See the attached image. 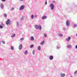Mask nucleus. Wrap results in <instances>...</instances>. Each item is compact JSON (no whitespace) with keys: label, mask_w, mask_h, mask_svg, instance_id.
I'll return each instance as SVG.
<instances>
[{"label":"nucleus","mask_w":77,"mask_h":77,"mask_svg":"<svg viewBox=\"0 0 77 77\" xmlns=\"http://www.w3.org/2000/svg\"><path fill=\"white\" fill-rule=\"evenodd\" d=\"M1 35H0V36Z\"/></svg>","instance_id":"nucleus-41"},{"label":"nucleus","mask_w":77,"mask_h":77,"mask_svg":"<svg viewBox=\"0 0 77 77\" xmlns=\"http://www.w3.org/2000/svg\"><path fill=\"white\" fill-rule=\"evenodd\" d=\"M11 23V21H10V19H8L6 22V24L7 25H9Z\"/></svg>","instance_id":"nucleus-2"},{"label":"nucleus","mask_w":77,"mask_h":77,"mask_svg":"<svg viewBox=\"0 0 77 77\" xmlns=\"http://www.w3.org/2000/svg\"><path fill=\"white\" fill-rule=\"evenodd\" d=\"M75 48L77 49V45L75 46Z\"/></svg>","instance_id":"nucleus-36"},{"label":"nucleus","mask_w":77,"mask_h":77,"mask_svg":"<svg viewBox=\"0 0 77 77\" xmlns=\"http://www.w3.org/2000/svg\"><path fill=\"white\" fill-rule=\"evenodd\" d=\"M4 17H7V15H6V14H4Z\"/></svg>","instance_id":"nucleus-29"},{"label":"nucleus","mask_w":77,"mask_h":77,"mask_svg":"<svg viewBox=\"0 0 77 77\" xmlns=\"http://www.w3.org/2000/svg\"><path fill=\"white\" fill-rule=\"evenodd\" d=\"M14 8H12V9H11V11H14Z\"/></svg>","instance_id":"nucleus-21"},{"label":"nucleus","mask_w":77,"mask_h":77,"mask_svg":"<svg viewBox=\"0 0 77 77\" xmlns=\"http://www.w3.org/2000/svg\"><path fill=\"white\" fill-rule=\"evenodd\" d=\"M35 53V50H33V54H34Z\"/></svg>","instance_id":"nucleus-31"},{"label":"nucleus","mask_w":77,"mask_h":77,"mask_svg":"<svg viewBox=\"0 0 77 77\" xmlns=\"http://www.w3.org/2000/svg\"><path fill=\"white\" fill-rule=\"evenodd\" d=\"M31 18L32 19H33V18H34V15H31Z\"/></svg>","instance_id":"nucleus-14"},{"label":"nucleus","mask_w":77,"mask_h":77,"mask_svg":"<svg viewBox=\"0 0 77 77\" xmlns=\"http://www.w3.org/2000/svg\"><path fill=\"white\" fill-rule=\"evenodd\" d=\"M44 42L43 41L41 43V45H42V44H44Z\"/></svg>","instance_id":"nucleus-22"},{"label":"nucleus","mask_w":77,"mask_h":77,"mask_svg":"<svg viewBox=\"0 0 77 77\" xmlns=\"http://www.w3.org/2000/svg\"><path fill=\"white\" fill-rule=\"evenodd\" d=\"M67 47L68 48H70L71 47V45H69L67 46Z\"/></svg>","instance_id":"nucleus-24"},{"label":"nucleus","mask_w":77,"mask_h":77,"mask_svg":"<svg viewBox=\"0 0 77 77\" xmlns=\"http://www.w3.org/2000/svg\"><path fill=\"white\" fill-rule=\"evenodd\" d=\"M37 15H35L34 17H37Z\"/></svg>","instance_id":"nucleus-35"},{"label":"nucleus","mask_w":77,"mask_h":77,"mask_svg":"<svg viewBox=\"0 0 77 77\" xmlns=\"http://www.w3.org/2000/svg\"><path fill=\"white\" fill-rule=\"evenodd\" d=\"M47 4V1H45V5H46Z\"/></svg>","instance_id":"nucleus-33"},{"label":"nucleus","mask_w":77,"mask_h":77,"mask_svg":"<svg viewBox=\"0 0 77 77\" xmlns=\"http://www.w3.org/2000/svg\"><path fill=\"white\" fill-rule=\"evenodd\" d=\"M49 59L50 60H53V56H50L49 57Z\"/></svg>","instance_id":"nucleus-11"},{"label":"nucleus","mask_w":77,"mask_h":77,"mask_svg":"<svg viewBox=\"0 0 77 77\" xmlns=\"http://www.w3.org/2000/svg\"><path fill=\"white\" fill-rule=\"evenodd\" d=\"M44 36L45 37V38H46L47 37V34L45 33L44 34Z\"/></svg>","instance_id":"nucleus-17"},{"label":"nucleus","mask_w":77,"mask_h":77,"mask_svg":"<svg viewBox=\"0 0 77 77\" xmlns=\"http://www.w3.org/2000/svg\"><path fill=\"white\" fill-rule=\"evenodd\" d=\"M25 6L24 5L21 6L20 8V10H23L24 9Z\"/></svg>","instance_id":"nucleus-5"},{"label":"nucleus","mask_w":77,"mask_h":77,"mask_svg":"<svg viewBox=\"0 0 77 77\" xmlns=\"http://www.w3.org/2000/svg\"><path fill=\"white\" fill-rule=\"evenodd\" d=\"M46 0V1H47V0Z\"/></svg>","instance_id":"nucleus-39"},{"label":"nucleus","mask_w":77,"mask_h":77,"mask_svg":"<svg viewBox=\"0 0 77 77\" xmlns=\"http://www.w3.org/2000/svg\"><path fill=\"white\" fill-rule=\"evenodd\" d=\"M30 39L31 41H34V38H33V37L32 36L30 38Z\"/></svg>","instance_id":"nucleus-12"},{"label":"nucleus","mask_w":77,"mask_h":77,"mask_svg":"<svg viewBox=\"0 0 77 77\" xmlns=\"http://www.w3.org/2000/svg\"><path fill=\"white\" fill-rule=\"evenodd\" d=\"M70 40H71V37H67V38L66 39V40L67 41H70Z\"/></svg>","instance_id":"nucleus-8"},{"label":"nucleus","mask_w":77,"mask_h":77,"mask_svg":"<svg viewBox=\"0 0 77 77\" xmlns=\"http://www.w3.org/2000/svg\"><path fill=\"white\" fill-rule=\"evenodd\" d=\"M59 35L60 36H63V35L62 34H59Z\"/></svg>","instance_id":"nucleus-15"},{"label":"nucleus","mask_w":77,"mask_h":77,"mask_svg":"<svg viewBox=\"0 0 77 77\" xmlns=\"http://www.w3.org/2000/svg\"><path fill=\"white\" fill-rule=\"evenodd\" d=\"M23 47V45L22 44H20L19 47V50H21L22 49V48Z\"/></svg>","instance_id":"nucleus-7"},{"label":"nucleus","mask_w":77,"mask_h":77,"mask_svg":"<svg viewBox=\"0 0 77 77\" xmlns=\"http://www.w3.org/2000/svg\"><path fill=\"white\" fill-rule=\"evenodd\" d=\"M35 27L36 29H42V28L41 27V26L40 25H39L38 26V25H36L35 26Z\"/></svg>","instance_id":"nucleus-1"},{"label":"nucleus","mask_w":77,"mask_h":77,"mask_svg":"<svg viewBox=\"0 0 77 77\" xmlns=\"http://www.w3.org/2000/svg\"><path fill=\"white\" fill-rule=\"evenodd\" d=\"M0 7L1 8H4V5L3 4H1L0 5Z\"/></svg>","instance_id":"nucleus-10"},{"label":"nucleus","mask_w":77,"mask_h":77,"mask_svg":"<svg viewBox=\"0 0 77 77\" xmlns=\"http://www.w3.org/2000/svg\"><path fill=\"white\" fill-rule=\"evenodd\" d=\"M15 34H13L12 35H11L12 38H13L14 37H15Z\"/></svg>","instance_id":"nucleus-13"},{"label":"nucleus","mask_w":77,"mask_h":77,"mask_svg":"<svg viewBox=\"0 0 77 77\" xmlns=\"http://www.w3.org/2000/svg\"><path fill=\"white\" fill-rule=\"evenodd\" d=\"M33 46H34V45H31L30 47V48H32V47H33Z\"/></svg>","instance_id":"nucleus-23"},{"label":"nucleus","mask_w":77,"mask_h":77,"mask_svg":"<svg viewBox=\"0 0 77 77\" xmlns=\"http://www.w3.org/2000/svg\"><path fill=\"white\" fill-rule=\"evenodd\" d=\"M17 25H18V24H19V23L18 22H17Z\"/></svg>","instance_id":"nucleus-34"},{"label":"nucleus","mask_w":77,"mask_h":77,"mask_svg":"<svg viewBox=\"0 0 77 77\" xmlns=\"http://www.w3.org/2000/svg\"><path fill=\"white\" fill-rule=\"evenodd\" d=\"M77 24H74V27H77Z\"/></svg>","instance_id":"nucleus-28"},{"label":"nucleus","mask_w":77,"mask_h":77,"mask_svg":"<svg viewBox=\"0 0 77 77\" xmlns=\"http://www.w3.org/2000/svg\"><path fill=\"white\" fill-rule=\"evenodd\" d=\"M23 0H20V1H21V2H23Z\"/></svg>","instance_id":"nucleus-38"},{"label":"nucleus","mask_w":77,"mask_h":77,"mask_svg":"<svg viewBox=\"0 0 77 77\" xmlns=\"http://www.w3.org/2000/svg\"><path fill=\"white\" fill-rule=\"evenodd\" d=\"M0 43H1V42H0Z\"/></svg>","instance_id":"nucleus-40"},{"label":"nucleus","mask_w":77,"mask_h":77,"mask_svg":"<svg viewBox=\"0 0 77 77\" xmlns=\"http://www.w3.org/2000/svg\"><path fill=\"white\" fill-rule=\"evenodd\" d=\"M3 28V26H2V25H0V29H2Z\"/></svg>","instance_id":"nucleus-25"},{"label":"nucleus","mask_w":77,"mask_h":77,"mask_svg":"<svg viewBox=\"0 0 77 77\" xmlns=\"http://www.w3.org/2000/svg\"><path fill=\"white\" fill-rule=\"evenodd\" d=\"M11 50H14V47L13 46H11Z\"/></svg>","instance_id":"nucleus-26"},{"label":"nucleus","mask_w":77,"mask_h":77,"mask_svg":"<svg viewBox=\"0 0 77 77\" xmlns=\"http://www.w3.org/2000/svg\"><path fill=\"white\" fill-rule=\"evenodd\" d=\"M50 7L51 8V10H53L54 8V5L53 4H50Z\"/></svg>","instance_id":"nucleus-4"},{"label":"nucleus","mask_w":77,"mask_h":77,"mask_svg":"<svg viewBox=\"0 0 77 77\" xmlns=\"http://www.w3.org/2000/svg\"><path fill=\"white\" fill-rule=\"evenodd\" d=\"M20 39L21 41H23L24 40V38H21Z\"/></svg>","instance_id":"nucleus-20"},{"label":"nucleus","mask_w":77,"mask_h":77,"mask_svg":"<svg viewBox=\"0 0 77 77\" xmlns=\"http://www.w3.org/2000/svg\"><path fill=\"white\" fill-rule=\"evenodd\" d=\"M2 1V2H5V1H6V0H1Z\"/></svg>","instance_id":"nucleus-32"},{"label":"nucleus","mask_w":77,"mask_h":77,"mask_svg":"<svg viewBox=\"0 0 77 77\" xmlns=\"http://www.w3.org/2000/svg\"><path fill=\"white\" fill-rule=\"evenodd\" d=\"M53 3H55V1H53Z\"/></svg>","instance_id":"nucleus-37"},{"label":"nucleus","mask_w":77,"mask_h":77,"mask_svg":"<svg viewBox=\"0 0 77 77\" xmlns=\"http://www.w3.org/2000/svg\"><path fill=\"white\" fill-rule=\"evenodd\" d=\"M38 50H41V46H38Z\"/></svg>","instance_id":"nucleus-16"},{"label":"nucleus","mask_w":77,"mask_h":77,"mask_svg":"<svg viewBox=\"0 0 77 77\" xmlns=\"http://www.w3.org/2000/svg\"><path fill=\"white\" fill-rule=\"evenodd\" d=\"M74 74H77V70H76V71L74 72Z\"/></svg>","instance_id":"nucleus-27"},{"label":"nucleus","mask_w":77,"mask_h":77,"mask_svg":"<svg viewBox=\"0 0 77 77\" xmlns=\"http://www.w3.org/2000/svg\"><path fill=\"white\" fill-rule=\"evenodd\" d=\"M21 20H23V17H22L21 18Z\"/></svg>","instance_id":"nucleus-30"},{"label":"nucleus","mask_w":77,"mask_h":77,"mask_svg":"<svg viewBox=\"0 0 77 77\" xmlns=\"http://www.w3.org/2000/svg\"><path fill=\"white\" fill-rule=\"evenodd\" d=\"M47 18V16H43L42 18V19H43V20L46 19Z\"/></svg>","instance_id":"nucleus-6"},{"label":"nucleus","mask_w":77,"mask_h":77,"mask_svg":"<svg viewBox=\"0 0 77 77\" xmlns=\"http://www.w3.org/2000/svg\"><path fill=\"white\" fill-rule=\"evenodd\" d=\"M27 51H25L24 54H27Z\"/></svg>","instance_id":"nucleus-19"},{"label":"nucleus","mask_w":77,"mask_h":77,"mask_svg":"<svg viewBox=\"0 0 77 77\" xmlns=\"http://www.w3.org/2000/svg\"><path fill=\"white\" fill-rule=\"evenodd\" d=\"M65 75V74H62V73L60 74V76L62 77H64Z\"/></svg>","instance_id":"nucleus-9"},{"label":"nucleus","mask_w":77,"mask_h":77,"mask_svg":"<svg viewBox=\"0 0 77 77\" xmlns=\"http://www.w3.org/2000/svg\"><path fill=\"white\" fill-rule=\"evenodd\" d=\"M66 26H67L68 27L69 26V25H70V23H69V20H67L66 21Z\"/></svg>","instance_id":"nucleus-3"},{"label":"nucleus","mask_w":77,"mask_h":77,"mask_svg":"<svg viewBox=\"0 0 77 77\" xmlns=\"http://www.w3.org/2000/svg\"><path fill=\"white\" fill-rule=\"evenodd\" d=\"M2 43L4 44H5V41H4L3 40H2Z\"/></svg>","instance_id":"nucleus-18"}]
</instances>
